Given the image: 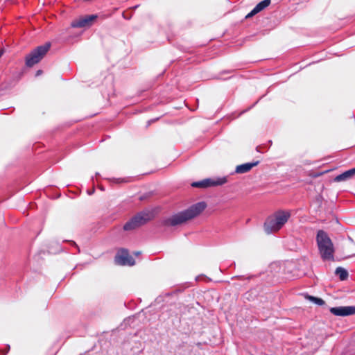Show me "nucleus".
Returning a JSON list of instances; mask_svg holds the SVG:
<instances>
[{
  "mask_svg": "<svg viewBox=\"0 0 355 355\" xmlns=\"http://www.w3.org/2000/svg\"><path fill=\"white\" fill-rule=\"evenodd\" d=\"M207 207L205 202H199L191 206L187 209L173 215L163 221L165 226H176L191 220L198 216Z\"/></svg>",
  "mask_w": 355,
  "mask_h": 355,
  "instance_id": "obj_1",
  "label": "nucleus"
},
{
  "mask_svg": "<svg viewBox=\"0 0 355 355\" xmlns=\"http://www.w3.org/2000/svg\"><path fill=\"white\" fill-rule=\"evenodd\" d=\"M316 243L321 259L323 261H334V246L328 234L322 230L317 232Z\"/></svg>",
  "mask_w": 355,
  "mask_h": 355,
  "instance_id": "obj_2",
  "label": "nucleus"
},
{
  "mask_svg": "<svg viewBox=\"0 0 355 355\" xmlns=\"http://www.w3.org/2000/svg\"><path fill=\"white\" fill-rule=\"evenodd\" d=\"M291 214L287 211H279L268 217L264 223V230L268 233L279 231L288 220Z\"/></svg>",
  "mask_w": 355,
  "mask_h": 355,
  "instance_id": "obj_3",
  "label": "nucleus"
},
{
  "mask_svg": "<svg viewBox=\"0 0 355 355\" xmlns=\"http://www.w3.org/2000/svg\"><path fill=\"white\" fill-rule=\"evenodd\" d=\"M155 214V209H146L141 211L124 225L123 230L125 231L135 230L153 219Z\"/></svg>",
  "mask_w": 355,
  "mask_h": 355,
  "instance_id": "obj_4",
  "label": "nucleus"
},
{
  "mask_svg": "<svg viewBox=\"0 0 355 355\" xmlns=\"http://www.w3.org/2000/svg\"><path fill=\"white\" fill-rule=\"evenodd\" d=\"M51 43L46 42L37 46L25 57V64L28 67H32L39 63L50 50Z\"/></svg>",
  "mask_w": 355,
  "mask_h": 355,
  "instance_id": "obj_5",
  "label": "nucleus"
},
{
  "mask_svg": "<svg viewBox=\"0 0 355 355\" xmlns=\"http://www.w3.org/2000/svg\"><path fill=\"white\" fill-rule=\"evenodd\" d=\"M227 182L226 178H220L217 179L207 178L201 181L194 182L191 184L193 187L197 188H208L211 187H216L223 185Z\"/></svg>",
  "mask_w": 355,
  "mask_h": 355,
  "instance_id": "obj_6",
  "label": "nucleus"
},
{
  "mask_svg": "<svg viewBox=\"0 0 355 355\" xmlns=\"http://www.w3.org/2000/svg\"><path fill=\"white\" fill-rule=\"evenodd\" d=\"M114 261L116 264L120 266H134L135 260L130 256L127 250H121L115 256Z\"/></svg>",
  "mask_w": 355,
  "mask_h": 355,
  "instance_id": "obj_7",
  "label": "nucleus"
},
{
  "mask_svg": "<svg viewBox=\"0 0 355 355\" xmlns=\"http://www.w3.org/2000/svg\"><path fill=\"white\" fill-rule=\"evenodd\" d=\"M97 18L96 15H85L75 19L71 21V26L73 28H85L92 26Z\"/></svg>",
  "mask_w": 355,
  "mask_h": 355,
  "instance_id": "obj_8",
  "label": "nucleus"
},
{
  "mask_svg": "<svg viewBox=\"0 0 355 355\" xmlns=\"http://www.w3.org/2000/svg\"><path fill=\"white\" fill-rule=\"evenodd\" d=\"M330 312L336 316H348L355 314V306H338L330 309Z\"/></svg>",
  "mask_w": 355,
  "mask_h": 355,
  "instance_id": "obj_9",
  "label": "nucleus"
},
{
  "mask_svg": "<svg viewBox=\"0 0 355 355\" xmlns=\"http://www.w3.org/2000/svg\"><path fill=\"white\" fill-rule=\"evenodd\" d=\"M259 164V161H255L251 163H245L236 166L235 172L239 174H243L249 172L251 169L257 166Z\"/></svg>",
  "mask_w": 355,
  "mask_h": 355,
  "instance_id": "obj_10",
  "label": "nucleus"
},
{
  "mask_svg": "<svg viewBox=\"0 0 355 355\" xmlns=\"http://www.w3.org/2000/svg\"><path fill=\"white\" fill-rule=\"evenodd\" d=\"M355 175V168L345 171L334 178L335 182L345 181Z\"/></svg>",
  "mask_w": 355,
  "mask_h": 355,
  "instance_id": "obj_11",
  "label": "nucleus"
},
{
  "mask_svg": "<svg viewBox=\"0 0 355 355\" xmlns=\"http://www.w3.org/2000/svg\"><path fill=\"white\" fill-rule=\"evenodd\" d=\"M335 274L339 277L341 281L346 280L348 278V272L342 267H338L335 270Z\"/></svg>",
  "mask_w": 355,
  "mask_h": 355,
  "instance_id": "obj_12",
  "label": "nucleus"
},
{
  "mask_svg": "<svg viewBox=\"0 0 355 355\" xmlns=\"http://www.w3.org/2000/svg\"><path fill=\"white\" fill-rule=\"evenodd\" d=\"M271 3V0H263L259 2L254 8L259 12L268 7Z\"/></svg>",
  "mask_w": 355,
  "mask_h": 355,
  "instance_id": "obj_13",
  "label": "nucleus"
},
{
  "mask_svg": "<svg viewBox=\"0 0 355 355\" xmlns=\"http://www.w3.org/2000/svg\"><path fill=\"white\" fill-rule=\"evenodd\" d=\"M308 298L313 302H314L315 304H318V305H323L324 304V301L321 299V298H319V297H313V296H309Z\"/></svg>",
  "mask_w": 355,
  "mask_h": 355,
  "instance_id": "obj_14",
  "label": "nucleus"
},
{
  "mask_svg": "<svg viewBox=\"0 0 355 355\" xmlns=\"http://www.w3.org/2000/svg\"><path fill=\"white\" fill-rule=\"evenodd\" d=\"M259 12L256 10V8H254L253 10L250 12L248 13L247 15H246V18H249V17H251L252 16H254V15L257 14Z\"/></svg>",
  "mask_w": 355,
  "mask_h": 355,
  "instance_id": "obj_15",
  "label": "nucleus"
},
{
  "mask_svg": "<svg viewBox=\"0 0 355 355\" xmlns=\"http://www.w3.org/2000/svg\"><path fill=\"white\" fill-rule=\"evenodd\" d=\"M349 240L351 244H353V245H355V243L354 242V241H353V239L352 238L349 237Z\"/></svg>",
  "mask_w": 355,
  "mask_h": 355,
  "instance_id": "obj_16",
  "label": "nucleus"
},
{
  "mask_svg": "<svg viewBox=\"0 0 355 355\" xmlns=\"http://www.w3.org/2000/svg\"><path fill=\"white\" fill-rule=\"evenodd\" d=\"M41 73H42V71H41V70H38V71H37V75H39V74H40Z\"/></svg>",
  "mask_w": 355,
  "mask_h": 355,
  "instance_id": "obj_17",
  "label": "nucleus"
},
{
  "mask_svg": "<svg viewBox=\"0 0 355 355\" xmlns=\"http://www.w3.org/2000/svg\"><path fill=\"white\" fill-rule=\"evenodd\" d=\"M139 254H140V252H135V254H136V255H139Z\"/></svg>",
  "mask_w": 355,
  "mask_h": 355,
  "instance_id": "obj_18",
  "label": "nucleus"
},
{
  "mask_svg": "<svg viewBox=\"0 0 355 355\" xmlns=\"http://www.w3.org/2000/svg\"><path fill=\"white\" fill-rule=\"evenodd\" d=\"M123 16L124 18H126L125 16V13L124 12L123 13Z\"/></svg>",
  "mask_w": 355,
  "mask_h": 355,
  "instance_id": "obj_19",
  "label": "nucleus"
}]
</instances>
